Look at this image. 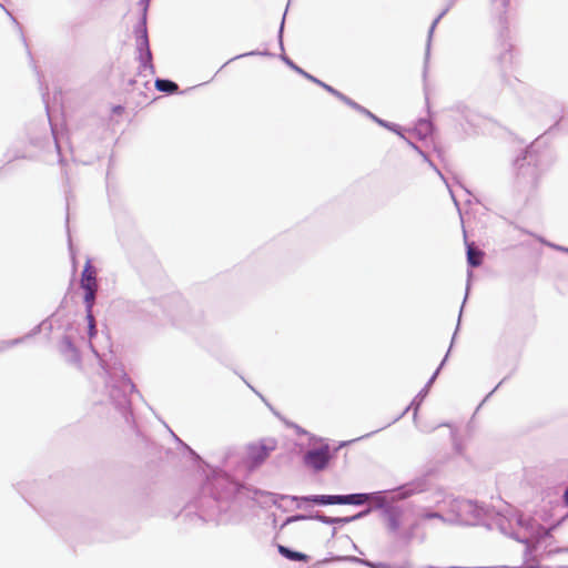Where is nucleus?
Here are the masks:
<instances>
[{"mask_svg": "<svg viewBox=\"0 0 568 568\" xmlns=\"http://www.w3.org/2000/svg\"><path fill=\"white\" fill-rule=\"evenodd\" d=\"M80 284L85 292L84 303L88 308H92L95 300V293L98 291V282L95 267L92 265L90 260L84 264Z\"/></svg>", "mask_w": 568, "mask_h": 568, "instance_id": "obj_1", "label": "nucleus"}, {"mask_svg": "<svg viewBox=\"0 0 568 568\" xmlns=\"http://www.w3.org/2000/svg\"><path fill=\"white\" fill-rule=\"evenodd\" d=\"M304 500L318 505H363L368 500V496L365 494H353L345 496L321 495L305 497Z\"/></svg>", "mask_w": 568, "mask_h": 568, "instance_id": "obj_2", "label": "nucleus"}, {"mask_svg": "<svg viewBox=\"0 0 568 568\" xmlns=\"http://www.w3.org/2000/svg\"><path fill=\"white\" fill-rule=\"evenodd\" d=\"M332 458L329 447L327 445H323L318 448L310 449L304 455V464L312 468L315 471L323 470L327 467L329 460Z\"/></svg>", "mask_w": 568, "mask_h": 568, "instance_id": "obj_3", "label": "nucleus"}, {"mask_svg": "<svg viewBox=\"0 0 568 568\" xmlns=\"http://www.w3.org/2000/svg\"><path fill=\"white\" fill-rule=\"evenodd\" d=\"M138 48L140 51V57H139L140 61L143 64L149 63L152 59V54H151V51L149 48V40H148L146 31H143L140 34V37L138 38Z\"/></svg>", "mask_w": 568, "mask_h": 568, "instance_id": "obj_4", "label": "nucleus"}, {"mask_svg": "<svg viewBox=\"0 0 568 568\" xmlns=\"http://www.w3.org/2000/svg\"><path fill=\"white\" fill-rule=\"evenodd\" d=\"M278 552L284 556L285 558L293 560V561H303L307 562L310 560V556L300 551L291 550L290 548L278 545L277 546Z\"/></svg>", "mask_w": 568, "mask_h": 568, "instance_id": "obj_5", "label": "nucleus"}, {"mask_svg": "<svg viewBox=\"0 0 568 568\" xmlns=\"http://www.w3.org/2000/svg\"><path fill=\"white\" fill-rule=\"evenodd\" d=\"M520 174L528 178L527 184L531 190H536L538 187L540 174L536 168H527L526 170L521 171Z\"/></svg>", "mask_w": 568, "mask_h": 568, "instance_id": "obj_6", "label": "nucleus"}, {"mask_svg": "<svg viewBox=\"0 0 568 568\" xmlns=\"http://www.w3.org/2000/svg\"><path fill=\"white\" fill-rule=\"evenodd\" d=\"M467 261L471 266H479L483 262V252L473 245L467 246Z\"/></svg>", "mask_w": 568, "mask_h": 568, "instance_id": "obj_7", "label": "nucleus"}, {"mask_svg": "<svg viewBox=\"0 0 568 568\" xmlns=\"http://www.w3.org/2000/svg\"><path fill=\"white\" fill-rule=\"evenodd\" d=\"M306 78L311 79L312 81L316 82L317 84L322 85L326 91H328L329 93L334 94L335 97H337L339 100L348 103V104H352V105H355V103H353L347 97H345L343 93L338 92L337 90H335L334 88H332L331 85H327L323 82H321L320 80L313 78L312 75L307 74V73H304Z\"/></svg>", "mask_w": 568, "mask_h": 568, "instance_id": "obj_8", "label": "nucleus"}, {"mask_svg": "<svg viewBox=\"0 0 568 568\" xmlns=\"http://www.w3.org/2000/svg\"><path fill=\"white\" fill-rule=\"evenodd\" d=\"M155 88L159 91L168 92V93H174L179 90V87L175 82H172L170 80H163V79H158L155 81Z\"/></svg>", "mask_w": 568, "mask_h": 568, "instance_id": "obj_9", "label": "nucleus"}, {"mask_svg": "<svg viewBox=\"0 0 568 568\" xmlns=\"http://www.w3.org/2000/svg\"><path fill=\"white\" fill-rule=\"evenodd\" d=\"M87 320L89 323V335H90V337H93L97 334V329H95L94 316L92 314V308L87 307Z\"/></svg>", "mask_w": 568, "mask_h": 568, "instance_id": "obj_10", "label": "nucleus"}, {"mask_svg": "<svg viewBox=\"0 0 568 568\" xmlns=\"http://www.w3.org/2000/svg\"><path fill=\"white\" fill-rule=\"evenodd\" d=\"M426 517L427 518H437V517H439V515L438 514H429Z\"/></svg>", "mask_w": 568, "mask_h": 568, "instance_id": "obj_11", "label": "nucleus"}, {"mask_svg": "<svg viewBox=\"0 0 568 568\" xmlns=\"http://www.w3.org/2000/svg\"><path fill=\"white\" fill-rule=\"evenodd\" d=\"M565 503L568 505V489L565 491Z\"/></svg>", "mask_w": 568, "mask_h": 568, "instance_id": "obj_12", "label": "nucleus"}]
</instances>
